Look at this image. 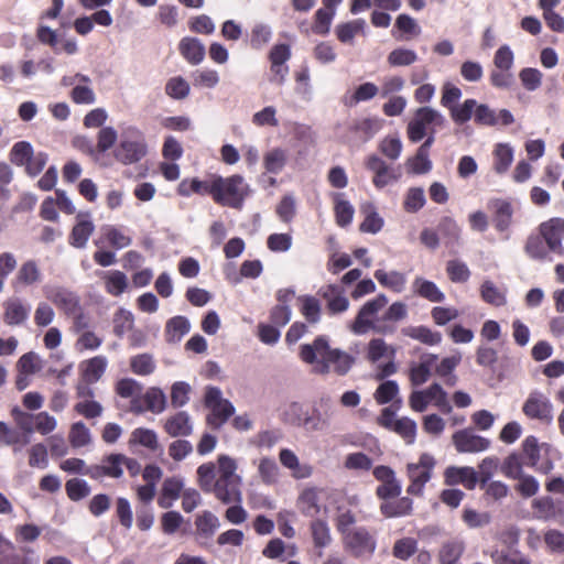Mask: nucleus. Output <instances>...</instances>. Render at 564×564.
I'll return each instance as SVG.
<instances>
[{"mask_svg":"<svg viewBox=\"0 0 564 564\" xmlns=\"http://www.w3.org/2000/svg\"><path fill=\"white\" fill-rule=\"evenodd\" d=\"M300 358L310 365L317 362L321 373H328L333 369L339 376L346 375L355 362L351 355L330 348L325 336H317L312 344L302 345Z\"/></svg>","mask_w":564,"mask_h":564,"instance_id":"f257e3e1","label":"nucleus"},{"mask_svg":"<svg viewBox=\"0 0 564 564\" xmlns=\"http://www.w3.org/2000/svg\"><path fill=\"white\" fill-rule=\"evenodd\" d=\"M217 463V478L210 492L224 505L241 503V477L236 474V460L228 455H219Z\"/></svg>","mask_w":564,"mask_h":564,"instance_id":"f03ea898","label":"nucleus"},{"mask_svg":"<svg viewBox=\"0 0 564 564\" xmlns=\"http://www.w3.org/2000/svg\"><path fill=\"white\" fill-rule=\"evenodd\" d=\"M214 192L216 204L239 210L249 197L251 189L240 174H232L228 177L215 174Z\"/></svg>","mask_w":564,"mask_h":564,"instance_id":"7ed1b4c3","label":"nucleus"},{"mask_svg":"<svg viewBox=\"0 0 564 564\" xmlns=\"http://www.w3.org/2000/svg\"><path fill=\"white\" fill-rule=\"evenodd\" d=\"M204 405L209 410L206 424L213 430H219L235 414V406L228 399H224L217 387H207L204 395Z\"/></svg>","mask_w":564,"mask_h":564,"instance_id":"20e7f679","label":"nucleus"},{"mask_svg":"<svg viewBox=\"0 0 564 564\" xmlns=\"http://www.w3.org/2000/svg\"><path fill=\"white\" fill-rule=\"evenodd\" d=\"M445 118L431 107L417 108L406 127V134L411 142H420L431 128L443 127Z\"/></svg>","mask_w":564,"mask_h":564,"instance_id":"39448f33","label":"nucleus"},{"mask_svg":"<svg viewBox=\"0 0 564 564\" xmlns=\"http://www.w3.org/2000/svg\"><path fill=\"white\" fill-rule=\"evenodd\" d=\"M435 466V459L430 454H422L417 463L408 464L406 474L410 485L406 492L412 496H422L424 486L432 478V471Z\"/></svg>","mask_w":564,"mask_h":564,"instance_id":"423d86ee","label":"nucleus"},{"mask_svg":"<svg viewBox=\"0 0 564 564\" xmlns=\"http://www.w3.org/2000/svg\"><path fill=\"white\" fill-rule=\"evenodd\" d=\"M523 414L542 425H551L554 419V406L551 400L541 391L530 392L522 405Z\"/></svg>","mask_w":564,"mask_h":564,"instance_id":"0eeeda50","label":"nucleus"},{"mask_svg":"<svg viewBox=\"0 0 564 564\" xmlns=\"http://www.w3.org/2000/svg\"><path fill=\"white\" fill-rule=\"evenodd\" d=\"M549 451L550 446L547 444H540L535 436L530 435L522 442L521 455L525 460V466L547 475L553 470L554 464L549 457L543 458L542 453L546 455Z\"/></svg>","mask_w":564,"mask_h":564,"instance_id":"6e6552de","label":"nucleus"},{"mask_svg":"<svg viewBox=\"0 0 564 564\" xmlns=\"http://www.w3.org/2000/svg\"><path fill=\"white\" fill-rule=\"evenodd\" d=\"M388 304V297L379 294L375 299L366 302L359 310L350 329L357 335L367 333L369 329L375 330L376 321L372 317Z\"/></svg>","mask_w":564,"mask_h":564,"instance_id":"1a4fd4ad","label":"nucleus"},{"mask_svg":"<svg viewBox=\"0 0 564 564\" xmlns=\"http://www.w3.org/2000/svg\"><path fill=\"white\" fill-rule=\"evenodd\" d=\"M346 549L355 556H370L376 550V540L366 528H357L343 538Z\"/></svg>","mask_w":564,"mask_h":564,"instance_id":"9d476101","label":"nucleus"},{"mask_svg":"<svg viewBox=\"0 0 564 564\" xmlns=\"http://www.w3.org/2000/svg\"><path fill=\"white\" fill-rule=\"evenodd\" d=\"M375 478L381 482L376 489V495L381 500L398 498L401 494V485L395 478L394 470L386 465L373 468Z\"/></svg>","mask_w":564,"mask_h":564,"instance_id":"9b49d317","label":"nucleus"},{"mask_svg":"<svg viewBox=\"0 0 564 564\" xmlns=\"http://www.w3.org/2000/svg\"><path fill=\"white\" fill-rule=\"evenodd\" d=\"M124 455L111 453L101 458L100 464L89 466L88 477L95 480L104 477L120 478L123 475Z\"/></svg>","mask_w":564,"mask_h":564,"instance_id":"f8f14e48","label":"nucleus"},{"mask_svg":"<svg viewBox=\"0 0 564 564\" xmlns=\"http://www.w3.org/2000/svg\"><path fill=\"white\" fill-rule=\"evenodd\" d=\"M539 231L550 251L564 256V246L562 238L564 236V219L560 217L551 218L539 226Z\"/></svg>","mask_w":564,"mask_h":564,"instance_id":"ddd939ff","label":"nucleus"},{"mask_svg":"<svg viewBox=\"0 0 564 564\" xmlns=\"http://www.w3.org/2000/svg\"><path fill=\"white\" fill-rule=\"evenodd\" d=\"M365 165L373 173L372 183L377 188H383L388 184L399 180L400 174L390 167L380 156L371 154L367 158Z\"/></svg>","mask_w":564,"mask_h":564,"instance_id":"4468645a","label":"nucleus"},{"mask_svg":"<svg viewBox=\"0 0 564 564\" xmlns=\"http://www.w3.org/2000/svg\"><path fill=\"white\" fill-rule=\"evenodd\" d=\"M474 121L477 126L496 127L501 124L507 127L514 122V118L508 109L497 112L486 104H477Z\"/></svg>","mask_w":564,"mask_h":564,"instance_id":"2eb2a0df","label":"nucleus"},{"mask_svg":"<svg viewBox=\"0 0 564 564\" xmlns=\"http://www.w3.org/2000/svg\"><path fill=\"white\" fill-rule=\"evenodd\" d=\"M535 518L544 521L556 520L564 516V500L551 496H542L532 501Z\"/></svg>","mask_w":564,"mask_h":564,"instance_id":"dca6fc26","label":"nucleus"},{"mask_svg":"<svg viewBox=\"0 0 564 564\" xmlns=\"http://www.w3.org/2000/svg\"><path fill=\"white\" fill-rule=\"evenodd\" d=\"M453 444L458 453H478L489 448L490 441L469 430H459L452 436Z\"/></svg>","mask_w":564,"mask_h":564,"instance_id":"f3484780","label":"nucleus"},{"mask_svg":"<svg viewBox=\"0 0 564 564\" xmlns=\"http://www.w3.org/2000/svg\"><path fill=\"white\" fill-rule=\"evenodd\" d=\"M408 316V307L403 302L392 303L380 318L376 319L375 332L378 334H392L395 332V323Z\"/></svg>","mask_w":564,"mask_h":564,"instance_id":"a211bd4d","label":"nucleus"},{"mask_svg":"<svg viewBox=\"0 0 564 564\" xmlns=\"http://www.w3.org/2000/svg\"><path fill=\"white\" fill-rule=\"evenodd\" d=\"M42 279L43 274L39 263L29 259L21 263L11 284L13 289L28 288L41 283Z\"/></svg>","mask_w":564,"mask_h":564,"instance_id":"6ab92c4d","label":"nucleus"},{"mask_svg":"<svg viewBox=\"0 0 564 564\" xmlns=\"http://www.w3.org/2000/svg\"><path fill=\"white\" fill-rule=\"evenodd\" d=\"M163 430L171 437H187L194 430L192 417L186 411H177L165 419Z\"/></svg>","mask_w":564,"mask_h":564,"instance_id":"aec40b11","label":"nucleus"},{"mask_svg":"<svg viewBox=\"0 0 564 564\" xmlns=\"http://www.w3.org/2000/svg\"><path fill=\"white\" fill-rule=\"evenodd\" d=\"M145 154L147 144L143 140H122L115 152V158L129 165L139 162Z\"/></svg>","mask_w":564,"mask_h":564,"instance_id":"412c9836","label":"nucleus"},{"mask_svg":"<svg viewBox=\"0 0 564 564\" xmlns=\"http://www.w3.org/2000/svg\"><path fill=\"white\" fill-rule=\"evenodd\" d=\"M444 479L448 486L460 484L466 489L473 490L478 484V474L473 467L449 466L444 471Z\"/></svg>","mask_w":564,"mask_h":564,"instance_id":"4be33fe9","label":"nucleus"},{"mask_svg":"<svg viewBox=\"0 0 564 564\" xmlns=\"http://www.w3.org/2000/svg\"><path fill=\"white\" fill-rule=\"evenodd\" d=\"M215 174L208 180H199L197 177L184 178L177 186V194L182 197H189L192 194L200 196L209 195L214 199Z\"/></svg>","mask_w":564,"mask_h":564,"instance_id":"5701e85b","label":"nucleus"},{"mask_svg":"<svg viewBox=\"0 0 564 564\" xmlns=\"http://www.w3.org/2000/svg\"><path fill=\"white\" fill-rule=\"evenodd\" d=\"M3 322L8 326H19L26 322L30 307L18 297L8 299L2 304Z\"/></svg>","mask_w":564,"mask_h":564,"instance_id":"b1692460","label":"nucleus"},{"mask_svg":"<svg viewBox=\"0 0 564 564\" xmlns=\"http://www.w3.org/2000/svg\"><path fill=\"white\" fill-rule=\"evenodd\" d=\"M90 214L79 213L76 217L77 223L72 229L69 235V243L75 248H84L87 245L89 237L93 235L95 230V226L93 221L89 219Z\"/></svg>","mask_w":564,"mask_h":564,"instance_id":"393cba45","label":"nucleus"},{"mask_svg":"<svg viewBox=\"0 0 564 564\" xmlns=\"http://www.w3.org/2000/svg\"><path fill=\"white\" fill-rule=\"evenodd\" d=\"M143 402L145 408L139 405L138 400H133L131 402V410L134 413H142L144 410L151 411L153 413H161L166 408V398L162 390L158 388L148 390L143 395Z\"/></svg>","mask_w":564,"mask_h":564,"instance_id":"a878e982","label":"nucleus"},{"mask_svg":"<svg viewBox=\"0 0 564 564\" xmlns=\"http://www.w3.org/2000/svg\"><path fill=\"white\" fill-rule=\"evenodd\" d=\"M48 299L66 315H76L80 311L78 296L65 289H56L52 291Z\"/></svg>","mask_w":564,"mask_h":564,"instance_id":"bb28decb","label":"nucleus"},{"mask_svg":"<svg viewBox=\"0 0 564 564\" xmlns=\"http://www.w3.org/2000/svg\"><path fill=\"white\" fill-rule=\"evenodd\" d=\"M279 459L282 466L292 471L296 479L308 478L313 474V467L308 464H300L295 453L289 448H282L279 453Z\"/></svg>","mask_w":564,"mask_h":564,"instance_id":"cd10ccee","label":"nucleus"},{"mask_svg":"<svg viewBox=\"0 0 564 564\" xmlns=\"http://www.w3.org/2000/svg\"><path fill=\"white\" fill-rule=\"evenodd\" d=\"M181 55L192 65H198L205 58V46L196 37L185 36L178 43Z\"/></svg>","mask_w":564,"mask_h":564,"instance_id":"c85d7f7f","label":"nucleus"},{"mask_svg":"<svg viewBox=\"0 0 564 564\" xmlns=\"http://www.w3.org/2000/svg\"><path fill=\"white\" fill-rule=\"evenodd\" d=\"M319 492V489L308 487L300 494L296 506L303 516L314 518L321 512Z\"/></svg>","mask_w":564,"mask_h":564,"instance_id":"c756f323","label":"nucleus"},{"mask_svg":"<svg viewBox=\"0 0 564 564\" xmlns=\"http://www.w3.org/2000/svg\"><path fill=\"white\" fill-rule=\"evenodd\" d=\"M100 278L104 282L105 291L111 296H120L128 290V276L122 271L111 270L101 272Z\"/></svg>","mask_w":564,"mask_h":564,"instance_id":"7c9ffc66","label":"nucleus"},{"mask_svg":"<svg viewBox=\"0 0 564 564\" xmlns=\"http://www.w3.org/2000/svg\"><path fill=\"white\" fill-rule=\"evenodd\" d=\"M321 295L327 301V310L330 314L347 311L349 301L343 295L339 286L329 284L321 290Z\"/></svg>","mask_w":564,"mask_h":564,"instance_id":"2f4dec72","label":"nucleus"},{"mask_svg":"<svg viewBox=\"0 0 564 564\" xmlns=\"http://www.w3.org/2000/svg\"><path fill=\"white\" fill-rule=\"evenodd\" d=\"M183 482L176 477L166 478L162 485L158 505L163 509L172 507L173 502L183 494Z\"/></svg>","mask_w":564,"mask_h":564,"instance_id":"473e14b6","label":"nucleus"},{"mask_svg":"<svg viewBox=\"0 0 564 564\" xmlns=\"http://www.w3.org/2000/svg\"><path fill=\"white\" fill-rule=\"evenodd\" d=\"M413 501L409 497H401L395 500L387 499L380 505V512L386 518L404 517L412 512Z\"/></svg>","mask_w":564,"mask_h":564,"instance_id":"72a5a7b5","label":"nucleus"},{"mask_svg":"<svg viewBox=\"0 0 564 564\" xmlns=\"http://www.w3.org/2000/svg\"><path fill=\"white\" fill-rule=\"evenodd\" d=\"M491 205L494 208L492 221L495 228L500 232L506 231L512 220L513 209L511 204L503 199H495Z\"/></svg>","mask_w":564,"mask_h":564,"instance_id":"f704fd0d","label":"nucleus"},{"mask_svg":"<svg viewBox=\"0 0 564 564\" xmlns=\"http://www.w3.org/2000/svg\"><path fill=\"white\" fill-rule=\"evenodd\" d=\"M344 196V193H335L333 195L335 220L343 228L351 224L355 214L354 206Z\"/></svg>","mask_w":564,"mask_h":564,"instance_id":"c9c22d12","label":"nucleus"},{"mask_svg":"<svg viewBox=\"0 0 564 564\" xmlns=\"http://www.w3.org/2000/svg\"><path fill=\"white\" fill-rule=\"evenodd\" d=\"M402 334L429 346H435L442 341V334L440 332H434L423 325L408 326L402 329Z\"/></svg>","mask_w":564,"mask_h":564,"instance_id":"e433bc0d","label":"nucleus"},{"mask_svg":"<svg viewBox=\"0 0 564 564\" xmlns=\"http://www.w3.org/2000/svg\"><path fill=\"white\" fill-rule=\"evenodd\" d=\"M465 549V543L459 540L443 543L437 554L440 564H458Z\"/></svg>","mask_w":564,"mask_h":564,"instance_id":"4c0bfd02","label":"nucleus"},{"mask_svg":"<svg viewBox=\"0 0 564 564\" xmlns=\"http://www.w3.org/2000/svg\"><path fill=\"white\" fill-rule=\"evenodd\" d=\"M413 288L419 296L430 302L441 303L445 300L444 293L432 281L417 276L413 281Z\"/></svg>","mask_w":564,"mask_h":564,"instance_id":"58836bf2","label":"nucleus"},{"mask_svg":"<svg viewBox=\"0 0 564 564\" xmlns=\"http://www.w3.org/2000/svg\"><path fill=\"white\" fill-rule=\"evenodd\" d=\"M375 278L383 286L395 293H401L406 283V276L399 271L386 272L384 270H376Z\"/></svg>","mask_w":564,"mask_h":564,"instance_id":"ea45409f","label":"nucleus"},{"mask_svg":"<svg viewBox=\"0 0 564 564\" xmlns=\"http://www.w3.org/2000/svg\"><path fill=\"white\" fill-rule=\"evenodd\" d=\"M83 366V379L87 383H95L105 373L107 359L104 356H96L85 361Z\"/></svg>","mask_w":564,"mask_h":564,"instance_id":"a19ab883","label":"nucleus"},{"mask_svg":"<svg viewBox=\"0 0 564 564\" xmlns=\"http://www.w3.org/2000/svg\"><path fill=\"white\" fill-rule=\"evenodd\" d=\"M492 154L495 172L497 174H505L513 161L512 148L508 143H498Z\"/></svg>","mask_w":564,"mask_h":564,"instance_id":"79ce46f5","label":"nucleus"},{"mask_svg":"<svg viewBox=\"0 0 564 564\" xmlns=\"http://www.w3.org/2000/svg\"><path fill=\"white\" fill-rule=\"evenodd\" d=\"M191 324L184 316H174L167 321L165 337L169 343H177L189 332Z\"/></svg>","mask_w":564,"mask_h":564,"instance_id":"37998d69","label":"nucleus"},{"mask_svg":"<svg viewBox=\"0 0 564 564\" xmlns=\"http://www.w3.org/2000/svg\"><path fill=\"white\" fill-rule=\"evenodd\" d=\"M490 558L494 564H532L531 558L518 550L495 549L490 552Z\"/></svg>","mask_w":564,"mask_h":564,"instance_id":"c03bdc74","label":"nucleus"},{"mask_svg":"<svg viewBox=\"0 0 564 564\" xmlns=\"http://www.w3.org/2000/svg\"><path fill=\"white\" fill-rule=\"evenodd\" d=\"M462 521L468 529H481L490 524L491 516L487 511L465 507L462 511Z\"/></svg>","mask_w":564,"mask_h":564,"instance_id":"a18cd8bd","label":"nucleus"},{"mask_svg":"<svg viewBox=\"0 0 564 564\" xmlns=\"http://www.w3.org/2000/svg\"><path fill=\"white\" fill-rule=\"evenodd\" d=\"M288 153L281 148H273L263 156V166L268 173L279 174L285 166Z\"/></svg>","mask_w":564,"mask_h":564,"instance_id":"49530a36","label":"nucleus"},{"mask_svg":"<svg viewBox=\"0 0 564 564\" xmlns=\"http://www.w3.org/2000/svg\"><path fill=\"white\" fill-rule=\"evenodd\" d=\"M382 127V122L378 118H364L356 120L350 126V131L355 134L368 140L372 138Z\"/></svg>","mask_w":564,"mask_h":564,"instance_id":"de8ad7c7","label":"nucleus"},{"mask_svg":"<svg viewBox=\"0 0 564 564\" xmlns=\"http://www.w3.org/2000/svg\"><path fill=\"white\" fill-rule=\"evenodd\" d=\"M314 546L324 549L332 542L330 530L325 520L315 519L310 525Z\"/></svg>","mask_w":564,"mask_h":564,"instance_id":"09e8293b","label":"nucleus"},{"mask_svg":"<svg viewBox=\"0 0 564 564\" xmlns=\"http://www.w3.org/2000/svg\"><path fill=\"white\" fill-rule=\"evenodd\" d=\"M525 465V460L523 456L519 453H511L508 455L501 465V473L509 479H517L521 477L523 474V466Z\"/></svg>","mask_w":564,"mask_h":564,"instance_id":"8fccbe9b","label":"nucleus"},{"mask_svg":"<svg viewBox=\"0 0 564 564\" xmlns=\"http://www.w3.org/2000/svg\"><path fill=\"white\" fill-rule=\"evenodd\" d=\"M437 359L436 355H431L426 360L421 361L410 368V381L412 386H421L426 382L431 376V368Z\"/></svg>","mask_w":564,"mask_h":564,"instance_id":"3c124183","label":"nucleus"},{"mask_svg":"<svg viewBox=\"0 0 564 564\" xmlns=\"http://www.w3.org/2000/svg\"><path fill=\"white\" fill-rule=\"evenodd\" d=\"M195 525L199 535L210 538L219 527V521L213 512L205 510L196 517Z\"/></svg>","mask_w":564,"mask_h":564,"instance_id":"603ef678","label":"nucleus"},{"mask_svg":"<svg viewBox=\"0 0 564 564\" xmlns=\"http://www.w3.org/2000/svg\"><path fill=\"white\" fill-rule=\"evenodd\" d=\"M547 246L541 235L528 237L524 246L525 253L533 260L543 261L547 259Z\"/></svg>","mask_w":564,"mask_h":564,"instance_id":"864d4df0","label":"nucleus"},{"mask_svg":"<svg viewBox=\"0 0 564 564\" xmlns=\"http://www.w3.org/2000/svg\"><path fill=\"white\" fill-rule=\"evenodd\" d=\"M365 24L366 22L362 19L340 23L336 26V36L341 43H349L356 34L364 31Z\"/></svg>","mask_w":564,"mask_h":564,"instance_id":"5fc2aeb1","label":"nucleus"},{"mask_svg":"<svg viewBox=\"0 0 564 564\" xmlns=\"http://www.w3.org/2000/svg\"><path fill=\"white\" fill-rule=\"evenodd\" d=\"M477 101L473 98L466 99L462 105L452 108L449 115L457 124H464L475 117Z\"/></svg>","mask_w":564,"mask_h":564,"instance_id":"6e6d98bb","label":"nucleus"},{"mask_svg":"<svg viewBox=\"0 0 564 564\" xmlns=\"http://www.w3.org/2000/svg\"><path fill=\"white\" fill-rule=\"evenodd\" d=\"M33 152L34 149L29 141H18L9 152V160L15 166H24Z\"/></svg>","mask_w":564,"mask_h":564,"instance_id":"4d7b16f0","label":"nucleus"},{"mask_svg":"<svg viewBox=\"0 0 564 564\" xmlns=\"http://www.w3.org/2000/svg\"><path fill=\"white\" fill-rule=\"evenodd\" d=\"M379 93V88L376 84L367 82L359 85L354 94L345 100V105L352 107L361 101H368L375 98Z\"/></svg>","mask_w":564,"mask_h":564,"instance_id":"13d9d810","label":"nucleus"},{"mask_svg":"<svg viewBox=\"0 0 564 564\" xmlns=\"http://www.w3.org/2000/svg\"><path fill=\"white\" fill-rule=\"evenodd\" d=\"M134 317L130 311L119 308L113 316V334L122 338L126 333L132 330Z\"/></svg>","mask_w":564,"mask_h":564,"instance_id":"bf43d9fd","label":"nucleus"},{"mask_svg":"<svg viewBox=\"0 0 564 564\" xmlns=\"http://www.w3.org/2000/svg\"><path fill=\"white\" fill-rule=\"evenodd\" d=\"M365 219L359 225V230L367 234H377L383 227V219L376 212L375 207L369 205L364 208Z\"/></svg>","mask_w":564,"mask_h":564,"instance_id":"052dcab7","label":"nucleus"},{"mask_svg":"<svg viewBox=\"0 0 564 564\" xmlns=\"http://www.w3.org/2000/svg\"><path fill=\"white\" fill-rule=\"evenodd\" d=\"M130 369L138 376H149L155 370V362L150 354H140L130 358Z\"/></svg>","mask_w":564,"mask_h":564,"instance_id":"680f3d73","label":"nucleus"},{"mask_svg":"<svg viewBox=\"0 0 564 564\" xmlns=\"http://www.w3.org/2000/svg\"><path fill=\"white\" fill-rule=\"evenodd\" d=\"M189 91V84L182 76L172 77L166 82L165 94L173 99H185Z\"/></svg>","mask_w":564,"mask_h":564,"instance_id":"e2e57ef3","label":"nucleus"},{"mask_svg":"<svg viewBox=\"0 0 564 564\" xmlns=\"http://www.w3.org/2000/svg\"><path fill=\"white\" fill-rule=\"evenodd\" d=\"M335 10L318 9L314 14L312 31L318 35H326L329 32Z\"/></svg>","mask_w":564,"mask_h":564,"instance_id":"0e129e2a","label":"nucleus"},{"mask_svg":"<svg viewBox=\"0 0 564 564\" xmlns=\"http://www.w3.org/2000/svg\"><path fill=\"white\" fill-rule=\"evenodd\" d=\"M446 273L454 283H465L470 278V271L466 263L459 260H449L446 263Z\"/></svg>","mask_w":564,"mask_h":564,"instance_id":"69168bd1","label":"nucleus"},{"mask_svg":"<svg viewBox=\"0 0 564 564\" xmlns=\"http://www.w3.org/2000/svg\"><path fill=\"white\" fill-rule=\"evenodd\" d=\"M518 484L514 486V490L524 499L531 498L539 492L540 484L532 475H522L517 478Z\"/></svg>","mask_w":564,"mask_h":564,"instance_id":"338daca9","label":"nucleus"},{"mask_svg":"<svg viewBox=\"0 0 564 564\" xmlns=\"http://www.w3.org/2000/svg\"><path fill=\"white\" fill-rule=\"evenodd\" d=\"M197 477L200 488L205 492H210L217 478V469L213 463L202 464L197 468Z\"/></svg>","mask_w":564,"mask_h":564,"instance_id":"774afa93","label":"nucleus"}]
</instances>
